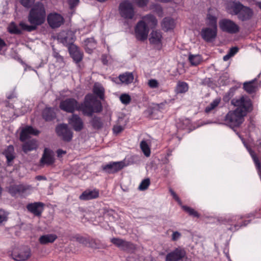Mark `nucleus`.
<instances>
[{
  "label": "nucleus",
  "mask_w": 261,
  "mask_h": 261,
  "mask_svg": "<svg viewBox=\"0 0 261 261\" xmlns=\"http://www.w3.org/2000/svg\"><path fill=\"white\" fill-rule=\"evenodd\" d=\"M140 21H143V24L146 25L149 29L155 27L158 23L157 19L152 14H147L143 16Z\"/></svg>",
  "instance_id": "obj_22"
},
{
  "label": "nucleus",
  "mask_w": 261,
  "mask_h": 261,
  "mask_svg": "<svg viewBox=\"0 0 261 261\" xmlns=\"http://www.w3.org/2000/svg\"><path fill=\"white\" fill-rule=\"evenodd\" d=\"M174 20L172 18L170 17H165L163 20L162 27L166 31L173 29L174 28Z\"/></svg>",
  "instance_id": "obj_30"
},
{
  "label": "nucleus",
  "mask_w": 261,
  "mask_h": 261,
  "mask_svg": "<svg viewBox=\"0 0 261 261\" xmlns=\"http://www.w3.org/2000/svg\"><path fill=\"white\" fill-rule=\"evenodd\" d=\"M124 129V127L122 126L119 125H115L113 126V131L114 134H118L123 130Z\"/></svg>",
  "instance_id": "obj_52"
},
{
  "label": "nucleus",
  "mask_w": 261,
  "mask_h": 261,
  "mask_svg": "<svg viewBox=\"0 0 261 261\" xmlns=\"http://www.w3.org/2000/svg\"><path fill=\"white\" fill-rule=\"evenodd\" d=\"M207 25L212 28L217 29V18L215 16L209 14L207 16Z\"/></svg>",
  "instance_id": "obj_41"
},
{
  "label": "nucleus",
  "mask_w": 261,
  "mask_h": 261,
  "mask_svg": "<svg viewBox=\"0 0 261 261\" xmlns=\"http://www.w3.org/2000/svg\"><path fill=\"white\" fill-rule=\"evenodd\" d=\"M148 85L151 88H156L159 87V84L157 80L151 79L149 80Z\"/></svg>",
  "instance_id": "obj_51"
},
{
  "label": "nucleus",
  "mask_w": 261,
  "mask_h": 261,
  "mask_svg": "<svg viewBox=\"0 0 261 261\" xmlns=\"http://www.w3.org/2000/svg\"><path fill=\"white\" fill-rule=\"evenodd\" d=\"M243 88L249 94L256 92L258 88L257 80L254 79L249 82H245L243 84Z\"/></svg>",
  "instance_id": "obj_24"
},
{
  "label": "nucleus",
  "mask_w": 261,
  "mask_h": 261,
  "mask_svg": "<svg viewBox=\"0 0 261 261\" xmlns=\"http://www.w3.org/2000/svg\"><path fill=\"white\" fill-rule=\"evenodd\" d=\"M133 2L139 7H144L147 6L148 0H133Z\"/></svg>",
  "instance_id": "obj_49"
},
{
  "label": "nucleus",
  "mask_w": 261,
  "mask_h": 261,
  "mask_svg": "<svg viewBox=\"0 0 261 261\" xmlns=\"http://www.w3.org/2000/svg\"><path fill=\"white\" fill-rule=\"evenodd\" d=\"M119 13L122 17L127 19H132L135 16L134 6L129 1L122 2L119 6Z\"/></svg>",
  "instance_id": "obj_4"
},
{
  "label": "nucleus",
  "mask_w": 261,
  "mask_h": 261,
  "mask_svg": "<svg viewBox=\"0 0 261 261\" xmlns=\"http://www.w3.org/2000/svg\"><path fill=\"white\" fill-rule=\"evenodd\" d=\"M75 37L74 34L71 31H68L67 32H63L61 33L58 36V40L64 45L68 46L71 45H74Z\"/></svg>",
  "instance_id": "obj_13"
},
{
  "label": "nucleus",
  "mask_w": 261,
  "mask_h": 261,
  "mask_svg": "<svg viewBox=\"0 0 261 261\" xmlns=\"http://www.w3.org/2000/svg\"><path fill=\"white\" fill-rule=\"evenodd\" d=\"M90 123L96 129H99L103 126V122L101 118L97 116H94L90 121Z\"/></svg>",
  "instance_id": "obj_33"
},
{
  "label": "nucleus",
  "mask_w": 261,
  "mask_h": 261,
  "mask_svg": "<svg viewBox=\"0 0 261 261\" xmlns=\"http://www.w3.org/2000/svg\"><path fill=\"white\" fill-rule=\"evenodd\" d=\"M85 49L90 53L96 46V42L93 38H87L84 41Z\"/></svg>",
  "instance_id": "obj_31"
},
{
  "label": "nucleus",
  "mask_w": 261,
  "mask_h": 261,
  "mask_svg": "<svg viewBox=\"0 0 261 261\" xmlns=\"http://www.w3.org/2000/svg\"><path fill=\"white\" fill-rule=\"evenodd\" d=\"M173 100L169 99L168 100H165L164 101L161 102L160 103H154L153 104V109L159 110L162 111L164 110L166 108V106L169 104L170 102H172Z\"/></svg>",
  "instance_id": "obj_40"
},
{
  "label": "nucleus",
  "mask_w": 261,
  "mask_h": 261,
  "mask_svg": "<svg viewBox=\"0 0 261 261\" xmlns=\"http://www.w3.org/2000/svg\"><path fill=\"white\" fill-rule=\"evenodd\" d=\"M220 102V100L219 99H215L208 106H207L205 109V112L206 113H209L212 110H214L216 107H217Z\"/></svg>",
  "instance_id": "obj_43"
},
{
  "label": "nucleus",
  "mask_w": 261,
  "mask_h": 261,
  "mask_svg": "<svg viewBox=\"0 0 261 261\" xmlns=\"http://www.w3.org/2000/svg\"><path fill=\"white\" fill-rule=\"evenodd\" d=\"M46 12L44 5L41 3H37L31 9L28 16L30 25L21 22L19 23L21 28L28 32L35 31L38 26L45 22Z\"/></svg>",
  "instance_id": "obj_2"
},
{
  "label": "nucleus",
  "mask_w": 261,
  "mask_h": 261,
  "mask_svg": "<svg viewBox=\"0 0 261 261\" xmlns=\"http://www.w3.org/2000/svg\"><path fill=\"white\" fill-rule=\"evenodd\" d=\"M8 213L6 211L0 210V224L6 222L8 220Z\"/></svg>",
  "instance_id": "obj_47"
},
{
  "label": "nucleus",
  "mask_w": 261,
  "mask_h": 261,
  "mask_svg": "<svg viewBox=\"0 0 261 261\" xmlns=\"http://www.w3.org/2000/svg\"><path fill=\"white\" fill-rule=\"evenodd\" d=\"M33 187L30 185H13L9 187L8 191L12 196L19 195L24 196L30 194L33 190Z\"/></svg>",
  "instance_id": "obj_6"
},
{
  "label": "nucleus",
  "mask_w": 261,
  "mask_h": 261,
  "mask_svg": "<svg viewBox=\"0 0 261 261\" xmlns=\"http://www.w3.org/2000/svg\"><path fill=\"white\" fill-rule=\"evenodd\" d=\"M169 191H170L171 194L172 195V196H173V197L175 199V200H176L178 202H180V200L179 197L176 195V194L173 191V190H172L171 189H170Z\"/></svg>",
  "instance_id": "obj_59"
},
{
  "label": "nucleus",
  "mask_w": 261,
  "mask_h": 261,
  "mask_svg": "<svg viewBox=\"0 0 261 261\" xmlns=\"http://www.w3.org/2000/svg\"><path fill=\"white\" fill-rule=\"evenodd\" d=\"M182 208L185 212L188 213L191 216L197 218L199 217V215L198 214V213L193 208H192L187 206H183Z\"/></svg>",
  "instance_id": "obj_45"
},
{
  "label": "nucleus",
  "mask_w": 261,
  "mask_h": 261,
  "mask_svg": "<svg viewBox=\"0 0 261 261\" xmlns=\"http://www.w3.org/2000/svg\"><path fill=\"white\" fill-rule=\"evenodd\" d=\"M181 237V234L178 231H173L171 236V240L173 241H176L179 239Z\"/></svg>",
  "instance_id": "obj_53"
},
{
  "label": "nucleus",
  "mask_w": 261,
  "mask_h": 261,
  "mask_svg": "<svg viewBox=\"0 0 261 261\" xmlns=\"http://www.w3.org/2000/svg\"><path fill=\"white\" fill-rule=\"evenodd\" d=\"M79 106V102L75 98H67L60 102L59 108L67 113H73L78 111Z\"/></svg>",
  "instance_id": "obj_7"
},
{
  "label": "nucleus",
  "mask_w": 261,
  "mask_h": 261,
  "mask_svg": "<svg viewBox=\"0 0 261 261\" xmlns=\"http://www.w3.org/2000/svg\"><path fill=\"white\" fill-rule=\"evenodd\" d=\"M149 178H145L143 179L139 186V189L141 191H144L146 190L150 185Z\"/></svg>",
  "instance_id": "obj_44"
},
{
  "label": "nucleus",
  "mask_w": 261,
  "mask_h": 261,
  "mask_svg": "<svg viewBox=\"0 0 261 261\" xmlns=\"http://www.w3.org/2000/svg\"><path fill=\"white\" fill-rule=\"evenodd\" d=\"M140 148L144 154L146 156H149L150 154V150L148 146L147 142L145 140H142L140 143Z\"/></svg>",
  "instance_id": "obj_39"
},
{
  "label": "nucleus",
  "mask_w": 261,
  "mask_h": 261,
  "mask_svg": "<svg viewBox=\"0 0 261 261\" xmlns=\"http://www.w3.org/2000/svg\"><path fill=\"white\" fill-rule=\"evenodd\" d=\"M231 103L237 108L227 114L224 119L225 123L231 127H237L243 123L244 117L247 114L252 111V103L251 99L247 96L234 98Z\"/></svg>",
  "instance_id": "obj_1"
},
{
  "label": "nucleus",
  "mask_w": 261,
  "mask_h": 261,
  "mask_svg": "<svg viewBox=\"0 0 261 261\" xmlns=\"http://www.w3.org/2000/svg\"><path fill=\"white\" fill-rule=\"evenodd\" d=\"M39 132L34 129L32 126H27L23 128L21 132L20 135V140L21 141H24L28 139L31 135H38Z\"/></svg>",
  "instance_id": "obj_20"
},
{
  "label": "nucleus",
  "mask_w": 261,
  "mask_h": 261,
  "mask_svg": "<svg viewBox=\"0 0 261 261\" xmlns=\"http://www.w3.org/2000/svg\"><path fill=\"white\" fill-rule=\"evenodd\" d=\"M244 7L245 6L239 2H233L231 5V9L233 11L232 14L238 15Z\"/></svg>",
  "instance_id": "obj_34"
},
{
  "label": "nucleus",
  "mask_w": 261,
  "mask_h": 261,
  "mask_svg": "<svg viewBox=\"0 0 261 261\" xmlns=\"http://www.w3.org/2000/svg\"><path fill=\"white\" fill-rule=\"evenodd\" d=\"M6 45V43L3 40L0 38V51H1L3 48Z\"/></svg>",
  "instance_id": "obj_63"
},
{
  "label": "nucleus",
  "mask_w": 261,
  "mask_h": 261,
  "mask_svg": "<svg viewBox=\"0 0 261 261\" xmlns=\"http://www.w3.org/2000/svg\"><path fill=\"white\" fill-rule=\"evenodd\" d=\"M44 204L40 202L29 204L27 207L29 211L35 216H40L43 210Z\"/></svg>",
  "instance_id": "obj_18"
},
{
  "label": "nucleus",
  "mask_w": 261,
  "mask_h": 261,
  "mask_svg": "<svg viewBox=\"0 0 261 261\" xmlns=\"http://www.w3.org/2000/svg\"><path fill=\"white\" fill-rule=\"evenodd\" d=\"M40 162L41 164H46L47 165H52L54 163L53 151L45 148L40 160Z\"/></svg>",
  "instance_id": "obj_19"
},
{
  "label": "nucleus",
  "mask_w": 261,
  "mask_h": 261,
  "mask_svg": "<svg viewBox=\"0 0 261 261\" xmlns=\"http://www.w3.org/2000/svg\"><path fill=\"white\" fill-rule=\"evenodd\" d=\"M4 154L7 158L8 163L12 161L15 158L13 146L12 145L8 146L4 151Z\"/></svg>",
  "instance_id": "obj_32"
},
{
  "label": "nucleus",
  "mask_w": 261,
  "mask_h": 261,
  "mask_svg": "<svg viewBox=\"0 0 261 261\" xmlns=\"http://www.w3.org/2000/svg\"><path fill=\"white\" fill-rule=\"evenodd\" d=\"M211 82L210 79L209 78H205L202 80L201 82V84L203 85H208Z\"/></svg>",
  "instance_id": "obj_61"
},
{
  "label": "nucleus",
  "mask_w": 261,
  "mask_h": 261,
  "mask_svg": "<svg viewBox=\"0 0 261 261\" xmlns=\"http://www.w3.org/2000/svg\"><path fill=\"white\" fill-rule=\"evenodd\" d=\"M88 247L94 249H98L105 247L103 245H102L99 240L93 239H89Z\"/></svg>",
  "instance_id": "obj_37"
},
{
  "label": "nucleus",
  "mask_w": 261,
  "mask_h": 261,
  "mask_svg": "<svg viewBox=\"0 0 261 261\" xmlns=\"http://www.w3.org/2000/svg\"><path fill=\"white\" fill-rule=\"evenodd\" d=\"M94 92L100 98H101L103 94V89L101 88L94 87Z\"/></svg>",
  "instance_id": "obj_54"
},
{
  "label": "nucleus",
  "mask_w": 261,
  "mask_h": 261,
  "mask_svg": "<svg viewBox=\"0 0 261 261\" xmlns=\"http://www.w3.org/2000/svg\"><path fill=\"white\" fill-rule=\"evenodd\" d=\"M68 2L70 9H72L77 5L79 0H68Z\"/></svg>",
  "instance_id": "obj_56"
},
{
  "label": "nucleus",
  "mask_w": 261,
  "mask_h": 261,
  "mask_svg": "<svg viewBox=\"0 0 261 261\" xmlns=\"http://www.w3.org/2000/svg\"><path fill=\"white\" fill-rule=\"evenodd\" d=\"M186 254L184 249L177 248L167 254L165 261H179L185 257Z\"/></svg>",
  "instance_id": "obj_14"
},
{
  "label": "nucleus",
  "mask_w": 261,
  "mask_h": 261,
  "mask_svg": "<svg viewBox=\"0 0 261 261\" xmlns=\"http://www.w3.org/2000/svg\"><path fill=\"white\" fill-rule=\"evenodd\" d=\"M35 0H20L21 4L25 8H30L34 3Z\"/></svg>",
  "instance_id": "obj_48"
},
{
  "label": "nucleus",
  "mask_w": 261,
  "mask_h": 261,
  "mask_svg": "<svg viewBox=\"0 0 261 261\" xmlns=\"http://www.w3.org/2000/svg\"><path fill=\"white\" fill-rule=\"evenodd\" d=\"M76 240L79 243L88 247L89 239L83 237H78L76 238Z\"/></svg>",
  "instance_id": "obj_50"
},
{
  "label": "nucleus",
  "mask_w": 261,
  "mask_h": 261,
  "mask_svg": "<svg viewBox=\"0 0 261 261\" xmlns=\"http://www.w3.org/2000/svg\"><path fill=\"white\" fill-rule=\"evenodd\" d=\"M136 247L135 245L129 242L125 241L124 246L122 248V250L127 251L128 252L132 253L135 251Z\"/></svg>",
  "instance_id": "obj_38"
},
{
  "label": "nucleus",
  "mask_w": 261,
  "mask_h": 261,
  "mask_svg": "<svg viewBox=\"0 0 261 261\" xmlns=\"http://www.w3.org/2000/svg\"><path fill=\"white\" fill-rule=\"evenodd\" d=\"M217 34V29L206 27L202 29L200 35L202 38L207 42L213 41Z\"/></svg>",
  "instance_id": "obj_12"
},
{
  "label": "nucleus",
  "mask_w": 261,
  "mask_h": 261,
  "mask_svg": "<svg viewBox=\"0 0 261 261\" xmlns=\"http://www.w3.org/2000/svg\"><path fill=\"white\" fill-rule=\"evenodd\" d=\"M47 21L51 28H57L63 23V17L57 13H50L47 16Z\"/></svg>",
  "instance_id": "obj_16"
},
{
  "label": "nucleus",
  "mask_w": 261,
  "mask_h": 261,
  "mask_svg": "<svg viewBox=\"0 0 261 261\" xmlns=\"http://www.w3.org/2000/svg\"><path fill=\"white\" fill-rule=\"evenodd\" d=\"M188 59L192 66H197L199 65L202 60L201 56L199 55H193L190 54Z\"/></svg>",
  "instance_id": "obj_36"
},
{
  "label": "nucleus",
  "mask_w": 261,
  "mask_h": 261,
  "mask_svg": "<svg viewBox=\"0 0 261 261\" xmlns=\"http://www.w3.org/2000/svg\"><path fill=\"white\" fill-rule=\"evenodd\" d=\"M57 238V236L55 234H44L40 236L39 239V242L42 245H46L48 243H53Z\"/></svg>",
  "instance_id": "obj_25"
},
{
  "label": "nucleus",
  "mask_w": 261,
  "mask_h": 261,
  "mask_svg": "<svg viewBox=\"0 0 261 261\" xmlns=\"http://www.w3.org/2000/svg\"><path fill=\"white\" fill-rule=\"evenodd\" d=\"M125 166V163L123 161L111 162L109 163L102 165L101 166L102 170L108 174H113L121 170Z\"/></svg>",
  "instance_id": "obj_10"
},
{
  "label": "nucleus",
  "mask_w": 261,
  "mask_h": 261,
  "mask_svg": "<svg viewBox=\"0 0 261 261\" xmlns=\"http://www.w3.org/2000/svg\"><path fill=\"white\" fill-rule=\"evenodd\" d=\"M149 32V29L146 25L143 24V21L138 22L135 29V36L137 40L142 41L146 40Z\"/></svg>",
  "instance_id": "obj_9"
},
{
  "label": "nucleus",
  "mask_w": 261,
  "mask_h": 261,
  "mask_svg": "<svg viewBox=\"0 0 261 261\" xmlns=\"http://www.w3.org/2000/svg\"><path fill=\"white\" fill-rule=\"evenodd\" d=\"M9 32L15 34H20L21 33V31L16 25L12 26L9 29Z\"/></svg>",
  "instance_id": "obj_55"
},
{
  "label": "nucleus",
  "mask_w": 261,
  "mask_h": 261,
  "mask_svg": "<svg viewBox=\"0 0 261 261\" xmlns=\"http://www.w3.org/2000/svg\"><path fill=\"white\" fill-rule=\"evenodd\" d=\"M253 15L252 10L247 7H244L238 15V18L241 21H246L250 19Z\"/></svg>",
  "instance_id": "obj_23"
},
{
  "label": "nucleus",
  "mask_w": 261,
  "mask_h": 261,
  "mask_svg": "<svg viewBox=\"0 0 261 261\" xmlns=\"http://www.w3.org/2000/svg\"><path fill=\"white\" fill-rule=\"evenodd\" d=\"M12 256L16 261L27 260L31 255V251L28 247L15 249L12 251Z\"/></svg>",
  "instance_id": "obj_11"
},
{
  "label": "nucleus",
  "mask_w": 261,
  "mask_h": 261,
  "mask_svg": "<svg viewBox=\"0 0 261 261\" xmlns=\"http://www.w3.org/2000/svg\"><path fill=\"white\" fill-rule=\"evenodd\" d=\"M57 155L58 157H61L63 154H65L66 153V151H64L62 149H58L57 151Z\"/></svg>",
  "instance_id": "obj_60"
},
{
  "label": "nucleus",
  "mask_w": 261,
  "mask_h": 261,
  "mask_svg": "<svg viewBox=\"0 0 261 261\" xmlns=\"http://www.w3.org/2000/svg\"><path fill=\"white\" fill-rule=\"evenodd\" d=\"M144 261H156V260L151 256H149L145 259Z\"/></svg>",
  "instance_id": "obj_64"
},
{
  "label": "nucleus",
  "mask_w": 261,
  "mask_h": 261,
  "mask_svg": "<svg viewBox=\"0 0 261 261\" xmlns=\"http://www.w3.org/2000/svg\"><path fill=\"white\" fill-rule=\"evenodd\" d=\"M53 56L59 62L63 61V58L57 51H54Z\"/></svg>",
  "instance_id": "obj_57"
},
{
  "label": "nucleus",
  "mask_w": 261,
  "mask_h": 261,
  "mask_svg": "<svg viewBox=\"0 0 261 261\" xmlns=\"http://www.w3.org/2000/svg\"><path fill=\"white\" fill-rule=\"evenodd\" d=\"M219 28L222 32L234 34L240 32V27L229 19H222L219 22Z\"/></svg>",
  "instance_id": "obj_5"
},
{
  "label": "nucleus",
  "mask_w": 261,
  "mask_h": 261,
  "mask_svg": "<svg viewBox=\"0 0 261 261\" xmlns=\"http://www.w3.org/2000/svg\"><path fill=\"white\" fill-rule=\"evenodd\" d=\"M162 35L160 31H153L149 38V41L152 44H158L161 42Z\"/></svg>",
  "instance_id": "obj_29"
},
{
  "label": "nucleus",
  "mask_w": 261,
  "mask_h": 261,
  "mask_svg": "<svg viewBox=\"0 0 261 261\" xmlns=\"http://www.w3.org/2000/svg\"><path fill=\"white\" fill-rule=\"evenodd\" d=\"M111 242L116 246L122 249L123 246H124L125 240L118 238H113L111 239Z\"/></svg>",
  "instance_id": "obj_42"
},
{
  "label": "nucleus",
  "mask_w": 261,
  "mask_h": 261,
  "mask_svg": "<svg viewBox=\"0 0 261 261\" xmlns=\"http://www.w3.org/2000/svg\"><path fill=\"white\" fill-rule=\"evenodd\" d=\"M119 79L122 83L128 85L133 82L134 77L132 72H126L120 74Z\"/></svg>",
  "instance_id": "obj_26"
},
{
  "label": "nucleus",
  "mask_w": 261,
  "mask_h": 261,
  "mask_svg": "<svg viewBox=\"0 0 261 261\" xmlns=\"http://www.w3.org/2000/svg\"><path fill=\"white\" fill-rule=\"evenodd\" d=\"M68 123L76 132L82 130L84 126L82 119L77 114H73L68 118Z\"/></svg>",
  "instance_id": "obj_15"
},
{
  "label": "nucleus",
  "mask_w": 261,
  "mask_h": 261,
  "mask_svg": "<svg viewBox=\"0 0 261 261\" xmlns=\"http://www.w3.org/2000/svg\"><path fill=\"white\" fill-rule=\"evenodd\" d=\"M189 86L187 83L184 82H179L176 86L175 91L176 93H184L188 91Z\"/></svg>",
  "instance_id": "obj_35"
},
{
  "label": "nucleus",
  "mask_w": 261,
  "mask_h": 261,
  "mask_svg": "<svg viewBox=\"0 0 261 261\" xmlns=\"http://www.w3.org/2000/svg\"><path fill=\"white\" fill-rule=\"evenodd\" d=\"M99 196V191L97 189L93 190H86L80 196L82 200H89L97 198Z\"/></svg>",
  "instance_id": "obj_21"
},
{
  "label": "nucleus",
  "mask_w": 261,
  "mask_h": 261,
  "mask_svg": "<svg viewBox=\"0 0 261 261\" xmlns=\"http://www.w3.org/2000/svg\"><path fill=\"white\" fill-rule=\"evenodd\" d=\"M238 50L239 49L237 47H232L230 49L228 54L232 57L238 51Z\"/></svg>",
  "instance_id": "obj_58"
},
{
  "label": "nucleus",
  "mask_w": 261,
  "mask_h": 261,
  "mask_svg": "<svg viewBox=\"0 0 261 261\" xmlns=\"http://www.w3.org/2000/svg\"><path fill=\"white\" fill-rule=\"evenodd\" d=\"M78 108V111L88 117H92L94 113H100L102 110L101 102L92 94L86 95L83 102L79 103Z\"/></svg>",
  "instance_id": "obj_3"
},
{
  "label": "nucleus",
  "mask_w": 261,
  "mask_h": 261,
  "mask_svg": "<svg viewBox=\"0 0 261 261\" xmlns=\"http://www.w3.org/2000/svg\"><path fill=\"white\" fill-rule=\"evenodd\" d=\"M57 135L65 142H70L73 137V133L66 124L58 125L56 128Z\"/></svg>",
  "instance_id": "obj_8"
},
{
  "label": "nucleus",
  "mask_w": 261,
  "mask_h": 261,
  "mask_svg": "<svg viewBox=\"0 0 261 261\" xmlns=\"http://www.w3.org/2000/svg\"><path fill=\"white\" fill-rule=\"evenodd\" d=\"M68 50L71 57L76 63L80 62L82 60L83 53L77 46L75 45L69 46Z\"/></svg>",
  "instance_id": "obj_17"
},
{
  "label": "nucleus",
  "mask_w": 261,
  "mask_h": 261,
  "mask_svg": "<svg viewBox=\"0 0 261 261\" xmlns=\"http://www.w3.org/2000/svg\"><path fill=\"white\" fill-rule=\"evenodd\" d=\"M42 117L46 121H51L55 118L56 113L53 109L46 108L43 111Z\"/></svg>",
  "instance_id": "obj_27"
},
{
  "label": "nucleus",
  "mask_w": 261,
  "mask_h": 261,
  "mask_svg": "<svg viewBox=\"0 0 261 261\" xmlns=\"http://www.w3.org/2000/svg\"><path fill=\"white\" fill-rule=\"evenodd\" d=\"M35 178L38 180H46V177L45 176H42V175L36 176Z\"/></svg>",
  "instance_id": "obj_62"
},
{
  "label": "nucleus",
  "mask_w": 261,
  "mask_h": 261,
  "mask_svg": "<svg viewBox=\"0 0 261 261\" xmlns=\"http://www.w3.org/2000/svg\"><path fill=\"white\" fill-rule=\"evenodd\" d=\"M37 142L35 140H31L25 142L22 145V150L25 153L32 151L37 148Z\"/></svg>",
  "instance_id": "obj_28"
},
{
  "label": "nucleus",
  "mask_w": 261,
  "mask_h": 261,
  "mask_svg": "<svg viewBox=\"0 0 261 261\" xmlns=\"http://www.w3.org/2000/svg\"><path fill=\"white\" fill-rule=\"evenodd\" d=\"M121 102L124 105H128L131 100L130 96L127 94H123L120 96Z\"/></svg>",
  "instance_id": "obj_46"
}]
</instances>
